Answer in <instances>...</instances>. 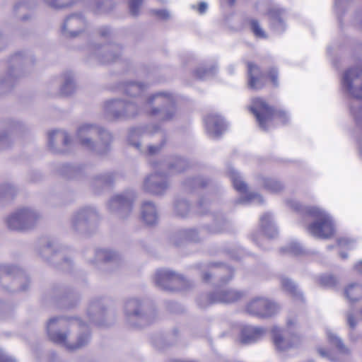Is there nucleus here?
Segmentation results:
<instances>
[{
	"label": "nucleus",
	"instance_id": "4be33fe9",
	"mask_svg": "<svg viewBox=\"0 0 362 362\" xmlns=\"http://www.w3.org/2000/svg\"><path fill=\"white\" fill-rule=\"evenodd\" d=\"M206 129L213 138L218 137L225 129V122L218 115H209L205 119Z\"/></svg>",
	"mask_w": 362,
	"mask_h": 362
},
{
	"label": "nucleus",
	"instance_id": "72a5a7b5",
	"mask_svg": "<svg viewBox=\"0 0 362 362\" xmlns=\"http://www.w3.org/2000/svg\"><path fill=\"white\" fill-rule=\"evenodd\" d=\"M146 88V85L129 82L124 86L123 90L127 95L134 98L140 96Z\"/></svg>",
	"mask_w": 362,
	"mask_h": 362
},
{
	"label": "nucleus",
	"instance_id": "052dcab7",
	"mask_svg": "<svg viewBox=\"0 0 362 362\" xmlns=\"http://www.w3.org/2000/svg\"><path fill=\"white\" fill-rule=\"evenodd\" d=\"M192 8L193 9H197L198 12L200 14H204L206 13L207 8H208V4L206 2H201L198 5V6H196L194 5L192 6Z\"/></svg>",
	"mask_w": 362,
	"mask_h": 362
},
{
	"label": "nucleus",
	"instance_id": "bf43d9fd",
	"mask_svg": "<svg viewBox=\"0 0 362 362\" xmlns=\"http://www.w3.org/2000/svg\"><path fill=\"white\" fill-rule=\"evenodd\" d=\"M320 281L322 284L327 286H333L336 282L335 279L332 276H322Z\"/></svg>",
	"mask_w": 362,
	"mask_h": 362
},
{
	"label": "nucleus",
	"instance_id": "cd10ccee",
	"mask_svg": "<svg viewBox=\"0 0 362 362\" xmlns=\"http://www.w3.org/2000/svg\"><path fill=\"white\" fill-rule=\"evenodd\" d=\"M263 334L264 330L262 328L245 326L242 329L240 339L244 344H250L257 341Z\"/></svg>",
	"mask_w": 362,
	"mask_h": 362
},
{
	"label": "nucleus",
	"instance_id": "603ef678",
	"mask_svg": "<svg viewBox=\"0 0 362 362\" xmlns=\"http://www.w3.org/2000/svg\"><path fill=\"white\" fill-rule=\"evenodd\" d=\"M15 192L14 187L11 185H4L0 186V197L11 196Z\"/></svg>",
	"mask_w": 362,
	"mask_h": 362
},
{
	"label": "nucleus",
	"instance_id": "5fc2aeb1",
	"mask_svg": "<svg viewBox=\"0 0 362 362\" xmlns=\"http://www.w3.org/2000/svg\"><path fill=\"white\" fill-rule=\"evenodd\" d=\"M351 111L358 124L362 127V105L358 110H355L354 107H351Z\"/></svg>",
	"mask_w": 362,
	"mask_h": 362
},
{
	"label": "nucleus",
	"instance_id": "4d7b16f0",
	"mask_svg": "<svg viewBox=\"0 0 362 362\" xmlns=\"http://www.w3.org/2000/svg\"><path fill=\"white\" fill-rule=\"evenodd\" d=\"M347 324L350 328L354 329L357 325V320L355 319L352 312L349 311L346 314Z\"/></svg>",
	"mask_w": 362,
	"mask_h": 362
},
{
	"label": "nucleus",
	"instance_id": "e2e57ef3",
	"mask_svg": "<svg viewBox=\"0 0 362 362\" xmlns=\"http://www.w3.org/2000/svg\"><path fill=\"white\" fill-rule=\"evenodd\" d=\"M277 75V71L274 69H272L269 73V76L274 86L278 85Z\"/></svg>",
	"mask_w": 362,
	"mask_h": 362
},
{
	"label": "nucleus",
	"instance_id": "7c9ffc66",
	"mask_svg": "<svg viewBox=\"0 0 362 362\" xmlns=\"http://www.w3.org/2000/svg\"><path fill=\"white\" fill-rule=\"evenodd\" d=\"M94 259H92L91 258H89L88 259L90 262L94 264L100 262H111L117 258L116 253L109 250H97L94 252Z\"/></svg>",
	"mask_w": 362,
	"mask_h": 362
},
{
	"label": "nucleus",
	"instance_id": "ea45409f",
	"mask_svg": "<svg viewBox=\"0 0 362 362\" xmlns=\"http://www.w3.org/2000/svg\"><path fill=\"white\" fill-rule=\"evenodd\" d=\"M267 305L264 310V317H272L280 310V306L276 303L267 298Z\"/></svg>",
	"mask_w": 362,
	"mask_h": 362
},
{
	"label": "nucleus",
	"instance_id": "ddd939ff",
	"mask_svg": "<svg viewBox=\"0 0 362 362\" xmlns=\"http://www.w3.org/2000/svg\"><path fill=\"white\" fill-rule=\"evenodd\" d=\"M11 275H15L12 291H25L29 286L27 275L18 267L14 265H1L0 279L4 281L11 280Z\"/></svg>",
	"mask_w": 362,
	"mask_h": 362
},
{
	"label": "nucleus",
	"instance_id": "2f4dec72",
	"mask_svg": "<svg viewBox=\"0 0 362 362\" xmlns=\"http://www.w3.org/2000/svg\"><path fill=\"white\" fill-rule=\"evenodd\" d=\"M346 298L351 302H356L362 299V285L351 284L344 289Z\"/></svg>",
	"mask_w": 362,
	"mask_h": 362
},
{
	"label": "nucleus",
	"instance_id": "39448f33",
	"mask_svg": "<svg viewBox=\"0 0 362 362\" xmlns=\"http://www.w3.org/2000/svg\"><path fill=\"white\" fill-rule=\"evenodd\" d=\"M250 111L254 114L258 124L263 130H267L274 121L279 119L285 124L288 117L284 111H274L265 101L260 98L252 100L250 107Z\"/></svg>",
	"mask_w": 362,
	"mask_h": 362
},
{
	"label": "nucleus",
	"instance_id": "0e129e2a",
	"mask_svg": "<svg viewBox=\"0 0 362 362\" xmlns=\"http://www.w3.org/2000/svg\"><path fill=\"white\" fill-rule=\"evenodd\" d=\"M0 362H16L11 357L0 350Z\"/></svg>",
	"mask_w": 362,
	"mask_h": 362
},
{
	"label": "nucleus",
	"instance_id": "864d4df0",
	"mask_svg": "<svg viewBox=\"0 0 362 362\" xmlns=\"http://www.w3.org/2000/svg\"><path fill=\"white\" fill-rule=\"evenodd\" d=\"M288 252L298 255L302 252L301 246L296 242L291 243L286 248Z\"/></svg>",
	"mask_w": 362,
	"mask_h": 362
},
{
	"label": "nucleus",
	"instance_id": "20e7f679",
	"mask_svg": "<svg viewBox=\"0 0 362 362\" xmlns=\"http://www.w3.org/2000/svg\"><path fill=\"white\" fill-rule=\"evenodd\" d=\"M40 218V214L36 209L23 206L6 215L4 221L9 230L25 232L32 229Z\"/></svg>",
	"mask_w": 362,
	"mask_h": 362
},
{
	"label": "nucleus",
	"instance_id": "bb28decb",
	"mask_svg": "<svg viewBox=\"0 0 362 362\" xmlns=\"http://www.w3.org/2000/svg\"><path fill=\"white\" fill-rule=\"evenodd\" d=\"M21 128L22 124L18 121L8 123L6 129L0 132V148L6 147L10 144L11 135L19 132Z\"/></svg>",
	"mask_w": 362,
	"mask_h": 362
},
{
	"label": "nucleus",
	"instance_id": "c756f323",
	"mask_svg": "<svg viewBox=\"0 0 362 362\" xmlns=\"http://www.w3.org/2000/svg\"><path fill=\"white\" fill-rule=\"evenodd\" d=\"M249 86L254 89L261 88L263 86V75L259 71V68L251 63L248 65Z\"/></svg>",
	"mask_w": 362,
	"mask_h": 362
},
{
	"label": "nucleus",
	"instance_id": "473e14b6",
	"mask_svg": "<svg viewBox=\"0 0 362 362\" xmlns=\"http://www.w3.org/2000/svg\"><path fill=\"white\" fill-rule=\"evenodd\" d=\"M76 89L74 74L71 72H66L63 75V84L61 87L60 92L63 95H71Z\"/></svg>",
	"mask_w": 362,
	"mask_h": 362
},
{
	"label": "nucleus",
	"instance_id": "9d476101",
	"mask_svg": "<svg viewBox=\"0 0 362 362\" xmlns=\"http://www.w3.org/2000/svg\"><path fill=\"white\" fill-rule=\"evenodd\" d=\"M105 111L114 117L120 118L134 117L141 112V109L132 100L115 99L106 103Z\"/></svg>",
	"mask_w": 362,
	"mask_h": 362
},
{
	"label": "nucleus",
	"instance_id": "de8ad7c7",
	"mask_svg": "<svg viewBox=\"0 0 362 362\" xmlns=\"http://www.w3.org/2000/svg\"><path fill=\"white\" fill-rule=\"evenodd\" d=\"M250 27L254 35L260 38H265L267 37L265 32L262 28L258 21L256 20H252L250 22Z\"/></svg>",
	"mask_w": 362,
	"mask_h": 362
},
{
	"label": "nucleus",
	"instance_id": "e433bc0d",
	"mask_svg": "<svg viewBox=\"0 0 362 362\" xmlns=\"http://www.w3.org/2000/svg\"><path fill=\"white\" fill-rule=\"evenodd\" d=\"M327 335L329 341L336 345L338 348L339 352L343 354H348L349 351V349L344 345L341 339H339L334 333L331 332L330 330L327 331Z\"/></svg>",
	"mask_w": 362,
	"mask_h": 362
},
{
	"label": "nucleus",
	"instance_id": "c9c22d12",
	"mask_svg": "<svg viewBox=\"0 0 362 362\" xmlns=\"http://www.w3.org/2000/svg\"><path fill=\"white\" fill-rule=\"evenodd\" d=\"M281 13L282 11L280 10H274L271 11L270 13L272 18V26L277 32L284 31L285 29V25L281 17Z\"/></svg>",
	"mask_w": 362,
	"mask_h": 362
},
{
	"label": "nucleus",
	"instance_id": "69168bd1",
	"mask_svg": "<svg viewBox=\"0 0 362 362\" xmlns=\"http://www.w3.org/2000/svg\"><path fill=\"white\" fill-rule=\"evenodd\" d=\"M356 24L362 28V11L358 13L355 17Z\"/></svg>",
	"mask_w": 362,
	"mask_h": 362
},
{
	"label": "nucleus",
	"instance_id": "4468645a",
	"mask_svg": "<svg viewBox=\"0 0 362 362\" xmlns=\"http://www.w3.org/2000/svg\"><path fill=\"white\" fill-rule=\"evenodd\" d=\"M169 186L167 174L160 171L148 175L143 183L144 190L155 195L164 194Z\"/></svg>",
	"mask_w": 362,
	"mask_h": 362
},
{
	"label": "nucleus",
	"instance_id": "a878e982",
	"mask_svg": "<svg viewBox=\"0 0 362 362\" xmlns=\"http://www.w3.org/2000/svg\"><path fill=\"white\" fill-rule=\"evenodd\" d=\"M259 221L262 230L267 238H274L278 235V230L271 214L262 215Z\"/></svg>",
	"mask_w": 362,
	"mask_h": 362
},
{
	"label": "nucleus",
	"instance_id": "2eb2a0df",
	"mask_svg": "<svg viewBox=\"0 0 362 362\" xmlns=\"http://www.w3.org/2000/svg\"><path fill=\"white\" fill-rule=\"evenodd\" d=\"M124 313L129 324L138 326L139 322L144 321L146 317L143 301L137 298L127 299L124 303Z\"/></svg>",
	"mask_w": 362,
	"mask_h": 362
},
{
	"label": "nucleus",
	"instance_id": "423d86ee",
	"mask_svg": "<svg viewBox=\"0 0 362 362\" xmlns=\"http://www.w3.org/2000/svg\"><path fill=\"white\" fill-rule=\"evenodd\" d=\"M153 104H161L163 107L161 110L151 108L148 112L151 115L156 116L158 119L164 122L171 121L176 117L177 112L175 105V99L172 94L165 92L153 94L148 98L145 106Z\"/></svg>",
	"mask_w": 362,
	"mask_h": 362
},
{
	"label": "nucleus",
	"instance_id": "f3484780",
	"mask_svg": "<svg viewBox=\"0 0 362 362\" xmlns=\"http://www.w3.org/2000/svg\"><path fill=\"white\" fill-rule=\"evenodd\" d=\"M228 173L234 188L240 193L245 194V197L240 199V202H250L257 204L263 203V198L259 194L252 192H247V185L242 180V177L238 171L233 168L230 167L228 170Z\"/></svg>",
	"mask_w": 362,
	"mask_h": 362
},
{
	"label": "nucleus",
	"instance_id": "7ed1b4c3",
	"mask_svg": "<svg viewBox=\"0 0 362 362\" xmlns=\"http://www.w3.org/2000/svg\"><path fill=\"white\" fill-rule=\"evenodd\" d=\"M287 205L292 209L305 214L314 219L308 227V231L313 236L327 239L334 233V225L332 217L325 211L317 206H303L298 201H287Z\"/></svg>",
	"mask_w": 362,
	"mask_h": 362
},
{
	"label": "nucleus",
	"instance_id": "393cba45",
	"mask_svg": "<svg viewBox=\"0 0 362 362\" xmlns=\"http://www.w3.org/2000/svg\"><path fill=\"white\" fill-rule=\"evenodd\" d=\"M71 142V137L64 130H53L49 133L48 144L52 150H57L59 146H66Z\"/></svg>",
	"mask_w": 362,
	"mask_h": 362
},
{
	"label": "nucleus",
	"instance_id": "4c0bfd02",
	"mask_svg": "<svg viewBox=\"0 0 362 362\" xmlns=\"http://www.w3.org/2000/svg\"><path fill=\"white\" fill-rule=\"evenodd\" d=\"M178 235L186 240L192 242L199 241L200 239L197 230L194 228L181 230L179 231Z\"/></svg>",
	"mask_w": 362,
	"mask_h": 362
},
{
	"label": "nucleus",
	"instance_id": "f257e3e1",
	"mask_svg": "<svg viewBox=\"0 0 362 362\" xmlns=\"http://www.w3.org/2000/svg\"><path fill=\"white\" fill-rule=\"evenodd\" d=\"M49 339L67 350L79 349L90 341V332L86 323L75 317H54L47 325Z\"/></svg>",
	"mask_w": 362,
	"mask_h": 362
},
{
	"label": "nucleus",
	"instance_id": "58836bf2",
	"mask_svg": "<svg viewBox=\"0 0 362 362\" xmlns=\"http://www.w3.org/2000/svg\"><path fill=\"white\" fill-rule=\"evenodd\" d=\"M229 226L228 221L226 219V218L221 215L216 216L214 219V228L212 229V232L214 233H219L223 232L227 230Z\"/></svg>",
	"mask_w": 362,
	"mask_h": 362
},
{
	"label": "nucleus",
	"instance_id": "0eeeda50",
	"mask_svg": "<svg viewBox=\"0 0 362 362\" xmlns=\"http://www.w3.org/2000/svg\"><path fill=\"white\" fill-rule=\"evenodd\" d=\"M135 198V193L132 190L115 194L108 201L107 209L111 213L124 218L132 212Z\"/></svg>",
	"mask_w": 362,
	"mask_h": 362
},
{
	"label": "nucleus",
	"instance_id": "f8f14e48",
	"mask_svg": "<svg viewBox=\"0 0 362 362\" xmlns=\"http://www.w3.org/2000/svg\"><path fill=\"white\" fill-rule=\"evenodd\" d=\"M153 280L158 287L166 291L180 290L184 284V279L180 275L166 269L157 270Z\"/></svg>",
	"mask_w": 362,
	"mask_h": 362
},
{
	"label": "nucleus",
	"instance_id": "dca6fc26",
	"mask_svg": "<svg viewBox=\"0 0 362 362\" xmlns=\"http://www.w3.org/2000/svg\"><path fill=\"white\" fill-rule=\"evenodd\" d=\"M160 127L156 125H151L144 128H136L130 130L128 136V142L130 145L134 146L141 153L148 152L150 155H153L157 153L160 148V146L151 145L148 146L147 151L144 148H141L140 143L138 141V139L141 136L153 135L160 131Z\"/></svg>",
	"mask_w": 362,
	"mask_h": 362
},
{
	"label": "nucleus",
	"instance_id": "aec40b11",
	"mask_svg": "<svg viewBox=\"0 0 362 362\" xmlns=\"http://www.w3.org/2000/svg\"><path fill=\"white\" fill-rule=\"evenodd\" d=\"M243 296V293L233 288H221L209 294L210 303H230L237 301Z\"/></svg>",
	"mask_w": 362,
	"mask_h": 362
},
{
	"label": "nucleus",
	"instance_id": "680f3d73",
	"mask_svg": "<svg viewBox=\"0 0 362 362\" xmlns=\"http://www.w3.org/2000/svg\"><path fill=\"white\" fill-rule=\"evenodd\" d=\"M339 245L341 246V247H351V245H352V241L351 240H349V238H341V239H339Z\"/></svg>",
	"mask_w": 362,
	"mask_h": 362
},
{
	"label": "nucleus",
	"instance_id": "37998d69",
	"mask_svg": "<svg viewBox=\"0 0 362 362\" xmlns=\"http://www.w3.org/2000/svg\"><path fill=\"white\" fill-rule=\"evenodd\" d=\"M281 285L284 289L291 292L295 296L301 298L302 295L300 291H298L296 284L288 278L281 279Z\"/></svg>",
	"mask_w": 362,
	"mask_h": 362
},
{
	"label": "nucleus",
	"instance_id": "6ab92c4d",
	"mask_svg": "<svg viewBox=\"0 0 362 362\" xmlns=\"http://www.w3.org/2000/svg\"><path fill=\"white\" fill-rule=\"evenodd\" d=\"M85 28L86 21L83 16L71 15L65 19L62 26V33L66 37H76Z\"/></svg>",
	"mask_w": 362,
	"mask_h": 362
},
{
	"label": "nucleus",
	"instance_id": "1a4fd4ad",
	"mask_svg": "<svg viewBox=\"0 0 362 362\" xmlns=\"http://www.w3.org/2000/svg\"><path fill=\"white\" fill-rule=\"evenodd\" d=\"M343 89L355 98H362V69L354 67L348 69L342 78Z\"/></svg>",
	"mask_w": 362,
	"mask_h": 362
},
{
	"label": "nucleus",
	"instance_id": "774afa93",
	"mask_svg": "<svg viewBox=\"0 0 362 362\" xmlns=\"http://www.w3.org/2000/svg\"><path fill=\"white\" fill-rule=\"evenodd\" d=\"M356 271L362 274V260L355 265Z\"/></svg>",
	"mask_w": 362,
	"mask_h": 362
},
{
	"label": "nucleus",
	"instance_id": "13d9d810",
	"mask_svg": "<svg viewBox=\"0 0 362 362\" xmlns=\"http://www.w3.org/2000/svg\"><path fill=\"white\" fill-rule=\"evenodd\" d=\"M153 13L156 16L163 20H167L170 17V13L167 10H155Z\"/></svg>",
	"mask_w": 362,
	"mask_h": 362
},
{
	"label": "nucleus",
	"instance_id": "f704fd0d",
	"mask_svg": "<svg viewBox=\"0 0 362 362\" xmlns=\"http://www.w3.org/2000/svg\"><path fill=\"white\" fill-rule=\"evenodd\" d=\"M190 210L189 204L183 199H177L174 204V213L180 217L186 216Z\"/></svg>",
	"mask_w": 362,
	"mask_h": 362
},
{
	"label": "nucleus",
	"instance_id": "79ce46f5",
	"mask_svg": "<svg viewBox=\"0 0 362 362\" xmlns=\"http://www.w3.org/2000/svg\"><path fill=\"white\" fill-rule=\"evenodd\" d=\"M263 185L267 190L272 192H278L283 189V185L281 182L271 178H264L263 180Z\"/></svg>",
	"mask_w": 362,
	"mask_h": 362
},
{
	"label": "nucleus",
	"instance_id": "6e6552de",
	"mask_svg": "<svg viewBox=\"0 0 362 362\" xmlns=\"http://www.w3.org/2000/svg\"><path fill=\"white\" fill-rule=\"evenodd\" d=\"M98 219V214L93 206H84L76 211L71 218V228L83 233L94 225Z\"/></svg>",
	"mask_w": 362,
	"mask_h": 362
},
{
	"label": "nucleus",
	"instance_id": "09e8293b",
	"mask_svg": "<svg viewBox=\"0 0 362 362\" xmlns=\"http://www.w3.org/2000/svg\"><path fill=\"white\" fill-rule=\"evenodd\" d=\"M185 161L182 159H177L175 163L169 165V171L170 173H179L183 170Z\"/></svg>",
	"mask_w": 362,
	"mask_h": 362
},
{
	"label": "nucleus",
	"instance_id": "412c9836",
	"mask_svg": "<svg viewBox=\"0 0 362 362\" xmlns=\"http://www.w3.org/2000/svg\"><path fill=\"white\" fill-rule=\"evenodd\" d=\"M120 49V47L117 45L105 46L103 47L96 45H90L88 46L89 52L98 58H100L102 52H105V55L100 59L103 63L112 62L117 58L119 56Z\"/></svg>",
	"mask_w": 362,
	"mask_h": 362
},
{
	"label": "nucleus",
	"instance_id": "5701e85b",
	"mask_svg": "<svg viewBox=\"0 0 362 362\" xmlns=\"http://www.w3.org/2000/svg\"><path fill=\"white\" fill-rule=\"evenodd\" d=\"M141 218L143 222L148 226L158 223L159 216L156 204L151 201H145L141 206Z\"/></svg>",
	"mask_w": 362,
	"mask_h": 362
},
{
	"label": "nucleus",
	"instance_id": "b1692460",
	"mask_svg": "<svg viewBox=\"0 0 362 362\" xmlns=\"http://www.w3.org/2000/svg\"><path fill=\"white\" fill-rule=\"evenodd\" d=\"M87 315L90 322H95L99 325H105L104 318L105 312L99 300L92 301L87 310Z\"/></svg>",
	"mask_w": 362,
	"mask_h": 362
},
{
	"label": "nucleus",
	"instance_id": "f03ea898",
	"mask_svg": "<svg viewBox=\"0 0 362 362\" xmlns=\"http://www.w3.org/2000/svg\"><path fill=\"white\" fill-rule=\"evenodd\" d=\"M76 138L85 150L101 156L110 150V144L112 141L111 134L95 123L81 124L76 131Z\"/></svg>",
	"mask_w": 362,
	"mask_h": 362
},
{
	"label": "nucleus",
	"instance_id": "3c124183",
	"mask_svg": "<svg viewBox=\"0 0 362 362\" xmlns=\"http://www.w3.org/2000/svg\"><path fill=\"white\" fill-rule=\"evenodd\" d=\"M143 0H130L129 1V10L132 15L136 16L139 13L140 6Z\"/></svg>",
	"mask_w": 362,
	"mask_h": 362
},
{
	"label": "nucleus",
	"instance_id": "c85d7f7f",
	"mask_svg": "<svg viewBox=\"0 0 362 362\" xmlns=\"http://www.w3.org/2000/svg\"><path fill=\"white\" fill-rule=\"evenodd\" d=\"M267 298L257 297L252 299L246 306V311L250 315L264 317V310L267 305Z\"/></svg>",
	"mask_w": 362,
	"mask_h": 362
},
{
	"label": "nucleus",
	"instance_id": "9b49d317",
	"mask_svg": "<svg viewBox=\"0 0 362 362\" xmlns=\"http://www.w3.org/2000/svg\"><path fill=\"white\" fill-rule=\"evenodd\" d=\"M33 56L28 55L23 52L13 54L10 59V67L5 78L0 80L2 86H9L13 78L18 76L23 68L33 64Z\"/></svg>",
	"mask_w": 362,
	"mask_h": 362
},
{
	"label": "nucleus",
	"instance_id": "8fccbe9b",
	"mask_svg": "<svg viewBox=\"0 0 362 362\" xmlns=\"http://www.w3.org/2000/svg\"><path fill=\"white\" fill-rule=\"evenodd\" d=\"M49 7L54 8H63L67 7L69 4L62 2L61 0H42Z\"/></svg>",
	"mask_w": 362,
	"mask_h": 362
},
{
	"label": "nucleus",
	"instance_id": "a211bd4d",
	"mask_svg": "<svg viewBox=\"0 0 362 362\" xmlns=\"http://www.w3.org/2000/svg\"><path fill=\"white\" fill-rule=\"evenodd\" d=\"M274 344L280 351H286L298 347L302 342L300 337L296 334H291L290 338L282 337V329L276 326L272 329Z\"/></svg>",
	"mask_w": 362,
	"mask_h": 362
},
{
	"label": "nucleus",
	"instance_id": "338daca9",
	"mask_svg": "<svg viewBox=\"0 0 362 362\" xmlns=\"http://www.w3.org/2000/svg\"><path fill=\"white\" fill-rule=\"evenodd\" d=\"M318 352L319 354L322 356V357H325V358H329L331 361H337V360L336 358H331L328 354L327 353V351L325 350H324L323 349H318Z\"/></svg>",
	"mask_w": 362,
	"mask_h": 362
},
{
	"label": "nucleus",
	"instance_id": "6e6d98bb",
	"mask_svg": "<svg viewBox=\"0 0 362 362\" xmlns=\"http://www.w3.org/2000/svg\"><path fill=\"white\" fill-rule=\"evenodd\" d=\"M298 326V323L295 317H289L286 321V329L288 332H291L293 329H296Z\"/></svg>",
	"mask_w": 362,
	"mask_h": 362
},
{
	"label": "nucleus",
	"instance_id": "49530a36",
	"mask_svg": "<svg viewBox=\"0 0 362 362\" xmlns=\"http://www.w3.org/2000/svg\"><path fill=\"white\" fill-rule=\"evenodd\" d=\"M35 6V3L33 0H23L18 2L14 6L16 11H24L33 8Z\"/></svg>",
	"mask_w": 362,
	"mask_h": 362
},
{
	"label": "nucleus",
	"instance_id": "a18cd8bd",
	"mask_svg": "<svg viewBox=\"0 0 362 362\" xmlns=\"http://www.w3.org/2000/svg\"><path fill=\"white\" fill-rule=\"evenodd\" d=\"M113 180V176L110 173L100 175L93 178V185H106L110 184Z\"/></svg>",
	"mask_w": 362,
	"mask_h": 362
},
{
	"label": "nucleus",
	"instance_id": "a19ab883",
	"mask_svg": "<svg viewBox=\"0 0 362 362\" xmlns=\"http://www.w3.org/2000/svg\"><path fill=\"white\" fill-rule=\"evenodd\" d=\"M56 243L54 241L46 240L38 250L39 254L45 259H48V255L54 252Z\"/></svg>",
	"mask_w": 362,
	"mask_h": 362
},
{
	"label": "nucleus",
	"instance_id": "c03bdc74",
	"mask_svg": "<svg viewBox=\"0 0 362 362\" xmlns=\"http://www.w3.org/2000/svg\"><path fill=\"white\" fill-rule=\"evenodd\" d=\"M215 67L207 68L204 66L199 67L195 71V75L200 79H206L213 76L215 73Z\"/></svg>",
	"mask_w": 362,
	"mask_h": 362
}]
</instances>
